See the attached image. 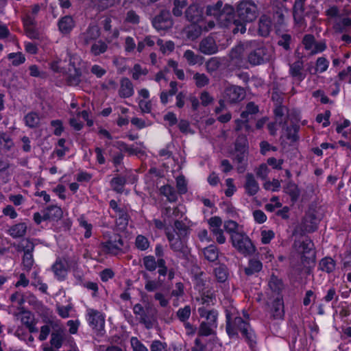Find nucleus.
Listing matches in <instances>:
<instances>
[{"mask_svg": "<svg viewBox=\"0 0 351 351\" xmlns=\"http://www.w3.org/2000/svg\"><path fill=\"white\" fill-rule=\"evenodd\" d=\"M223 3L218 1L215 5H208L206 8L208 16H213L221 25H226L231 20L234 14V8L231 5H226L221 9Z\"/></svg>", "mask_w": 351, "mask_h": 351, "instance_id": "obj_3", "label": "nucleus"}, {"mask_svg": "<svg viewBox=\"0 0 351 351\" xmlns=\"http://www.w3.org/2000/svg\"><path fill=\"white\" fill-rule=\"evenodd\" d=\"M160 193L167 197L170 202H174L178 199V195L173 187L169 185H165L160 188Z\"/></svg>", "mask_w": 351, "mask_h": 351, "instance_id": "obj_37", "label": "nucleus"}, {"mask_svg": "<svg viewBox=\"0 0 351 351\" xmlns=\"http://www.w3.org/2000/svg\"><path fill=\"white\" fill-rule=\"evenodd\" d=\"M133 312L138 316L139 322L145 325L147 328H151L154 326L153 320L147 315L142 305L136 304L133 307Z\"/></svg>", "mask_w": 351, "mask_h": 351, "instance_id": "obj_16", "label": "nucleus"}, {"mask_svg": "<svg viewBox=\"0 0 351 351\" xmlns=\"http://www.w3.org/2000/svg\"><path fill=\"white\" fill-rule=\"evenodd\" d=\"M335 267V261L330 257L323 258L319 263V269L328 274L332 272Z\"/></svg>", "mask_w": 351, "mask_h": 351, "instance_id": "obj_30", "label": "nucleus"}, {"mask_svg": "<svg viewBox=\"0 0 351 351\" xmlns=\"http://www.w3.org/2000/svg\"><path fill=\"white\" fill-rule=\"evenodd\" d=\"M329 66V61L324 57L317 58L315 64V73L325 72Z\"/></svg>", "mask_w": 351, "mask_h": 351, "instance_id": "obj_49", "label": "nucleus"}, {"mask_svg": "<svg viewBox=\"0 0 351 351\" xmlns=\"http://www.w3.org/2000/svg\"><path fill=\"white\" fill-rule=\"evenodd\" d=\"M215 275L220 282H225L228 278L227 269L225 266L220 265L215 269Z\"/></svg>", "mask_w": 351, "mask_h": 351, "instance_id": "obj_52", "label": "nucleus"}, {"mask_svg": "<svg viewBox=\"0 0 351 351\" xmlns=\"http://www.w3.org/2000/svg\"><path fill=\"white\" fill-rule=\"evenodd\" d=\"M171 248L175 252H184L185 245L184 241L176 237L173 232H167L166 233Z\"/></svg>", "mask_w": 351, "mask_h": 351, "instance_id": "obj_24", "label": "nucleus"}, {"mask_svg": "<svg viewBox=\"0 0 351 351\" xmlns=\"http://www.w3.org/2000/svg\"><path fill=\"white\" fill-rule=\"evenodd\" d=\"M136 45L134 39L131 36H126L124 40V50L127 54L134 52Z\"/></svg>", "mask_w": 351, "mask_h": 351, "instance_id": "obj_53", "label": "nucleus"}, {"mask_svg": "<svg viewBox=\"0 0 351 351\" xmlns=\"http://www.w3.org/2000/svg\"><path fill=\"white\" fill-rule=\"evenodd\" d=\"M134 93V86L132 82L127 77L121 79L119 95L122 98H128Z\"/></svg>", "mask_w": 351, "mask_h": 351, "instance_id": "obj_21", "label": "nucleus"}, {"mask_svg": "<svg viewBox=\"0 0 351 351\" xmlns=\"http://www.w3.org/2000/svg\"><path fill=\"white\" fill-rule=\"evenodd\" d=\"M224 230L230 235V238L234 234L241 232V227L234 221L228 220L223 223Z\"/></svg>", "mask_w": 351, "mask_h": 351, "instance_id": "obj_36", "label": "nucleus"}, {"mask_svg": "<svg viewBox=\"0 0 351 351\" xmlns=\"http://www.w3.org/2000/svg\"><path fill=\"white\" fill-rule=\"evenodd\" d=\"M283 289L284 284L282 280L274 274L271 275L268 280L267 288L265 291L267 300H271L273 298H278V296H282V292Z\"/></svg>", "mask_w": 351, "mask_h": 351, "instance_id": "obj_9", "label": "nucleus"}, {"mask_svg": "<svg viewBox=\"0 0 351 351\" xmlns=\"http://www.w3.org/2000/svg\"><path fill=\"white\" fill-rule=\"evenodd\" d=\"M210 229L215 236L217 242L223 244L226 242V238L223 234V230L221 228L222 220L219 217H213L208 220Z\"/></svg>", "mask_w": 351, "mask_h": 351, "instance_id": "obj_11", "label": "nucleus"}, {"mask_svg": "<svg viewBox=\"0 0 351 351\" xmlns=\"http://www.w3.org/2000/svg\"><path fill=\"white\" fill-rule=\"evenodd\" d=\"M203 28V24L197 25L196 23H193L189 27L188 31V36L191 39H195L197 38L202 33V30Z\"/></svg>", "mask_w": 351, "mask_h": 351, "instance_id": "obj_51", "label": "nucleus"}, {"mask_svg": "<svg viewBox=\"0 0 351 351\" xmlns=\"http://www.w3.org/2000/svg\"><path fill=\"white\" fill-rule=\"evenodd\" d=\"M191 315V307L185 306L177 311V316L182 322H186Z\"/></svg>", "mask_w": 351, "mask_h": 351, "instance_id": "obj_59", "label": "nucleus"}, {"mask_svg": "<svg viewBox=\"0 0 351 351\" xmlns=\"http://www.w3.org/2000/svg\"><path fill=\"white\" fill-rule=\"evenodd\" d=\"M126 180L123 177H116L111 180V186L115 191L121 193L125 184Z\"/></svg>", "mask_w": 351, "mask_h": 351, "instance_id": "obj_46", "label": "nucleus"}, {"mask_svg": "<svg viewBox=\"0 0 351 351\" xmlns=\"http://www.w3.org/2000/svg\"><path fill=\"white\" fill-rule=\"evenodd\" d=\"M27 126L29 128H36L40 123V117L36 112H29L24 118Z\"/></svg>", "mask_w": 351, "mask_h": 351, "instance_id": "obj_39", "label": "nucleus"}, {"mask_svg": "<svg viewBox=\"0 0 351 351\" xmlns=\"http://www.w3.org/2000/svg\"><path fill=\"white\" fill-rule=\"evenodd\" d=\"M199 51L206 55H212L217 52L218 47L212 36L204 38L199 43Z\"/></svg>", "mask_w": 351, "mask_h": 351, "instance_id": "obj_14", "label": "nucleus"}, {"mask_svg": "<svg viewBox=\"0 0 351 351\" xmlns=\"http://www.w3.org/2000/svg\"><path fill=\"white\" fill-rule=\"evenodd\" d=\"M271 302L272 315L275 319H281L284 316V302L282 296L273 298Z\"/></svg>", "mask_w": 351, "mask_h": 351, "instance_id": "obj_20", "label": "nucleus"}, {"mask_svg": "<svg viewBox=\"0 0 351 351\" xmlns=\"http://www.w3.org/2000/svg\"><path fill=\"white\" fill-rule=\"evenodd\" d=\"M14 143L10 137L6 134H0V149L3 152H8L13 147Z\"/></svg>", "mask_w": 351, "mask_h": 351, "instance_id": "obj_41", "label": "nucleus"}, {"mask_svg": "<svg viewBox=\"0 0 351 351\" xmlns=\"http://www.w3.org/2000/svg\"><path fill=\"white\" fill-rule=\"evenodd\" d=\"M184 58L187 61L189 65H195L196 64L202 63V58L201 56L195 54L191 50H186L184 53Z\"/></svg>", "mask_w": 351, "mask_h": 351, "instance_id": "obj_42", "label": "nucleus"}, {"mask_svg": "<svg viewBox=\"0 0 351 351\" xmlns=\"http://www.w3.org/2000/svg\"><path fill=\"white\" fill-rule=\"evenodd\" d=\"M150 243L148 239L141 234L136 236L135 239V246L141 251H145L149 247Z\"/></svg>", "mask_w": 351, "mask_h": 351, "instance_id": "obj_43", "label": "nucleus"}, {"mask_svg": "<svg viewBox=\"0 0 351 351\" xmlns=\"http://www.w3.org/2000/svg\"><path fill=\"white\" fill-rule=\"evenodd\" d=\"M150 351H167V345L159 340H154L150 345Z\"/></svg>", "mask_w": 351, "mask_h": 351, "instance_id": "obj_64", "label": "nucleus"}, {"mask_svg": "<svg viewBox=\"0 0 351 351\" xmlns=\"http://www.w3.org/2000/svg\"><path fill=\"white\" fill-rule=\"evenodd\" d=\"M65 143V139H59L58 142V146L59 148L56 147L53 152V153L56 154L60 158H62L69 150L68 148L64 145Z\"/></svg>", "mask_w": 351, "mask_h": 351, "instance_id": "obj_58", "label": "nucleus"}, {"mask_svg": "<svg viewBox=\"0 0 351 351\" xmlns=\"http://www.w3.org/2000/svg\"><path fill=\"white\" fill-rule=\"evenodd\" d=\"M157 44L163 53H169L173 51L175 45L173 42L169 40L164 43L162 39L157 40Z\"/></svg>", "mask_w": 351, "mask_h": 351, "instance_id": "obj_48", "label": "nucleus"}, {"mask_svg": "<svg viewBox=\"0 0 351 351\" xmlns=\"http://www.w3.org/2000/svg\"><path fill=\"white\" fill-rule=\"evenodd\" d=\"M8 59L12 61V64L14 66H19L25 61V56L21 53H10L8 56Z\"/></svg>", "mask_w": 351, "mask_h": 351, "instance_id": "obj_50", "label": "nucleus"}, {"mask_svg": "<svg viewBox=\"0 0 351 351\" xmlns=\"http://www.w3.org/2000/svg\"><path fill=\"white\" fill-rule=\"evenodd\" d=\"M263 188L267 191H278L280 188V182L277 179H273L272 181H266L263 184Z\"/></svg>", "mask_w": 351, "mask_h": 351, "instance_id": "obj_61", "label": "nucleus"}, {"mask_svg": "<svg viewBox=\"0 0 351 351\" xmlns=\"http://www.w3.org/2000/svg\"><path fill=\"white\" fill-rule=\"evenodd\" d=\"M51 269L54 273L55 276L59 280H62L65 278L67 274V269L65 264L60 260H57L52 265Z\"/></svg>", "mask_w": 351, "mask_h": 351, "instance_id": "obj_28", "label": "nucleus"}, {"mask_svg": "<svg viewBox=\"0 0 351 351\" xmlns=\"http://www.w3.org/2000/svg\"><path fill=\"white\" fill-rule=\"evenodd\" d=\"M130 344L133 351H148L147 348L136 337H132Z\"/></svg>", "mask_w": 351, "mask_h": 351, "instance_id": "obj_56", "label": "nucleus"}, {"mask_svg": "<svg viewBox=\"0 0 351 351\" xmlns=\"http://www.w3.org/2000/svg\"><path fill=\"white\" fill-rule=\"evenodd\" d=\"M335 28L340 32H345L348 29L351 28V18L345 17L342 19L335 23Z\"/></svg>", "mask_w": 351, "mask_h": 351, "instance_id": "obj_47", "label": "nucleus"}, {"mask_svg": "<svg viewBox=\"0 0 351 351\" xmlns=\"http://www.w3.org/2000/svg\"><path fill=\"white\" fill-rule=\"evenodd\" d=\"M217 324L211 326V324L206 322H202L199 326L198 334L201 336H208L213 333Z\"/></svg>", "mask_w": 351, "mask_h": 351, "instance_id": "obj_38", "label": "nucleus"}, {"mask_svg": "<svg viewBox=\"0 0 351 351\" xmlns=\"http://www.w3.org/2000/svg\"><path fill=\"white\" fill-rule=\"evenodd\" d=\"M79 225L80 227L84 228L85 232H84V237L86 238H89L92 234V228L93 226L91 223L88 222V221L86 219L84 215H81L77 219Z\"/></svg>", "mask_w": 351, "mask_h": 351, "instance_id": "obj_45", "label": "nucleus"}, {"mask_svg": "<svg viewBox=\"0 0 351 351\" xmlns=\"http://www.w3.org/2000/svg\"><path fill=\"white\" fill-rule=\"evenodd\" d=\"M104 237L106 241L101 243V247L105 253L115 256L123 252L124 241L121 235L106 232Z\"/></svg>", "mask_w": 351, "mask_h": 351, "instance_id": "obj_4", "label": "nucleus"}, {"mask_svg": "<svg viewBox=\"0 0 351 351\" xmlns=\"http://www.w3.org/2000/svg\"><path fill=\"white\" fill-rule=\"evenodd\" d=\"M226 330L230 336L237 335L239 330L245 337L249 346L252 348L256 343V335L249 323L240 317H236L232 322L229 315H227Z\"/></svg>", "mask_w": 351, "mask_h": 351, "instance_id": "obj_2", "label": "nucleus"}, {"mask_svg": "<svg viewBox=\"0 0 351 351\" xmlns=\"http://www.w3.org/2000/svg\"><path fill=\"white\" fill-rule=\"evenodd\" d=\"M197 311L200 317L205 319L204 322L210 323L211 326L217 324L218 313L216 310L201 306L198 308Z\"/></svg>", "mask_w": 351, "mask_h": 351, "instance_id": "obj_18", "label": "nucleus"}, {"mask_svg": "<svg viewBox=\"0 0 351 351\" xmlns=\"http://www.w3.org/2000/svg\"><path fill=\"white\" fill-rule=\"evenodd\" d=\"M234 162L237 164V171L240 173H243L247 167V154L245 152H239L234 158Z\"/></svg>", "mask_w": 351, "mask_h": 351, "instance_id": "obj_31", "label": "nucleus"}, {"mask_svg": "<svg viewBox=\"0 0 351 351\" xmlns=\"http://www.w3.org/2000/svg\"><path fill=\"white\" fill-rule=\"evenodd\" d=\"M302 43L305 49L309 51L312 55L321 53L326 49L325 41L317 42L315 37L311 34L305 35Z\"/></svg>", "mask_w": 351, "mask_h": 351, "instance_id": "obj_10", "label": "nucleus"}, {"mask_svg": "<svg viewBox=\"0 0 351 351\" xmlns=\"http://www.w3.org/2000/svg\"><path fill=\"white\" fill-rule=\"evenodd\" d=\"M143 265L145 267L150 271H154L157 267L155 258L152 256H145L143 258Z\"/></svg>", "mask_w": 351, "mask_h": 351, "instance_id": "obj_57", "label": "nucleus"}, {"mask_svg": "<svg viewBox=\"0 0 351 351\" xmlns=\"http://www.w3.org/2000/svg\"><path fill=\"white\" fill-rule=\"evenodd\" d=\"M58 29L62 34H69L74 27L75 23L73 18L70 16H65L58 21Z\"/></svg>", "mask_w": 351, "mask_h": 351, "instance_id": "obj_25", "label": "nucleus"}, {"mask_svg": "<svg viewBox=\"0 0 351 351\" xmlns=\"http://www.w3.org/2000/svg\"><path fill=\"white\" fill-rule=\"evenodd\" d=\"M45 219L49 220H57L61 218L62 215V211L60 207L52 205L47 207L44 210Z\"/></svg>", "mask_w": 351, "mask_h": 351, "instance_id": "obj_29", "label": "nucleus"}, {"mask_svg": "<svg viewBox=\"0 0 351 351\" xmlns=\"http://www.w3.org/2000/svg\"><path fill=\"white\" fill-rule=\"evenodd\" d=\"M100 36V29L95 24H90L88 27L82 32L77 38L79 45L86 47L95 41Z\"/></svg>", "mask_w": 351, "mask_h": 351, "instance_id": "obj_8", "label": "nucleus"}, {"mask_svg": "<svg viewBox=\"0 0 351 351\" xmlns=\"http://www.w3.org/2000/svg\"><path fill=\"white\" fill-rule=\"evenodd\" d=\"M186 17L193 23H198L202 21V12L197 5H191L186 10Z\"/></svg>", "mask_w": 351, "mask_h": 351, "instance_id": "obj_23", "label": "nucleus"}, {"mask_svg": "<svg viewBox=\"0 0 351 351\" xmlns=\"http://www.w3.org/2000/svg\"><path fill=\"white\" fill-rule=\"evenodd\" d=\"M67 80L70 85L77 86L81 82V69H69Z\"/></svg>", "mask_w": 351, "mask_h": 351, "instance_id": "obj_32", "label": "nucleus"}, {"mask_svg": "<svg viewBox=\"0 0 351 351\" xmlns=\"http://www.w3.org/2000/svg\"><path fill=\"white\" fill-rule=\"evenodd\" d=\"M173 4V14L176 16H181L183 9H184L187 5L186 1L185 0H175Z\"/></svg>", "mask_w": 351, "mask_h": 351, "instance_id": "obj_54", "label": "nucleus"}, {"mask_svg": "<svg viewBox=\"0 0 351 351\" xmlns=\"http://www.w3.org/2000/svg\"><path fill=\"white\" fill-rule=\"evenodd\" d=\"M275 237V233L271 230H268L263 227L261 230V241L263 244H269Z\"/></svg>", "mask_w": 351, "mask_h": 351, "instance_id": "obj_44", "label": "nucleus"}, {"mask_svg": "<svg viewBox=\"0 0 351 351\" xmlns=\"http://www.w3.org/2000/svg\"><path fill=\"white\" fill-rule=\"evenodd\" d=\"M263 268L262 263L257 259H251L248 266L245 268V273L250 276L260 271Z\"/></svg>", "mask_w": 351, "mask_h": 351, "instance_id": "obj_35", "label": "nucleus"}, {"mask_svg": "<svg viewBox=\"0 0 351 351\" xmlns=\"http://www.w3.org/2000/svg\"><path fill=\"white\" fill-rule=\"evenodd\" d=\"M63 342V337L60 332H53L50 340L51 345L53 348L59 349L61 348Z\"/></svg>", "mask_w": 351, "mask_h": 351, "instance_id": "obj_55", "label": "nucleus"}, {"mask_svg": "<svg viewBox=\"0 0 351 351\" xmlns=\"http://www.w3.org/2000/svg\"><path fill=\"white\" fill-rule=\"evenodd\" d=\"M86 319L88 325L94 330L101 332L105 326V316L100 311L88 308L86 313Z\"/></svg>", "mask_w": 351, "mask_h": 351, "instance_id": "obj_7", "label": "nucleus"}, {"mask_svg": "<svg viewBox=\"0 0 351 351\" xmlns=\"http://www.w3.org/2000/svg\"><path fill=\"white\" fill-rule=\"evenodd\" d=\"M244 97L243 89L237 86H228L223 93V98L227 101L234 103L241 100Z\"/></svg>", "mask_w": 351, "mask_h": 351, "instance_id": "obj_12", "label": "nucleus"}, {"mask_svg": "<svg viewBox=\"0 0 351 351\" xmlns=\"http://www.w3.org/2000/svg\"><path fill=\"white\" fill-rule=\"evenodd\" d=\"M290 75L296 81L301 82L306 77V73L304 70V63L298 60L289 65Z\"/></svg>", "mask_w": 351, "mask_h": 351, "instance_id": "obj_13", "label": "nucleus"}, {"mask_svg": "<svg viewBox=\"0 0 351 351\" xmlns=\"http://www.w3.org/2000/svg\"><path fill=\"white\" fill-rule=\"evenodd\" d=\"M197 301L202 304V306L213 305L216 302L215 295L210 290H206L200 292V296L197 298Z\"/></svg>", "mask_w": 351, "mask_h": 351, "instance_id": "obj_26", "label": "nucleus"}, {"mask_svg": "<svg viewBox=\"0 0 351 351\" xmlns=\"http://www.w3.org/2000/svg\"><path fill=\"white\" fill-rule=\"evenodd\" d=\"M313 243L308 239H305L300 245V252L302 254H308L313 249Z\"/></svg>", "mask_w": 351, "mask_h": 351, "instance_id": "obj_63", "label": "nucleus"}, {"mask_svg": "<svg viewBox=\"0 0 351 351\" xmlns=\"http://www.w3.org/2000/svg\"><path fill=\"white\" fill-rule=\"evenodd\" d=\"M230 240L232 246L245 256L252 254L255 252V247L251 239L243 231L234 234Z\"/></svg>", "mask_w": 351, "mask_h": 351, "instance_id": "obj_6", "label": "nucleus"}, {"mask_svg": "<svg viewBox=\"0 0 351 351\" xmlns=\"http://www.w3.org/2000/svg\"><path fill=\"white\" fill-rule=\"evenodd\" d=\"M153 25L158 30L165 29L171 26V22L167 21H162V17L158 16L154 20Z\"/></svg>", "mask_w": 351, "mask_h": 351, "instance_id": "obj_60", "label": "nucleus"}, {"mask_svg": "<svg viewBox=\"0 0 351 351\" xmlns=\"http://www.w3.org/2000/svg\"><path fill=\"white\" fill-rule=\"evenodd\" d=\"M244 188L248 195H255L259 191V184L252 173H247Z\"/></svg>", "mask_w": 351, "mask_h": 351, "instance_id": "obj_19", "label": "nucleus"}, {"mask_svg": "<svg viewBox=\"0 0 351 351\" xmlns=\"http://www.w3.org/2000/svg\"><path fill=\"white\" fill-rule=\"evenodd\" d=\"M247 60L252 65H259L271 60L274 51L271 47L256 40L247 41Z\"/></svg>", "mask_w": 351, "mask_h": 351, "instance_id": "obj_1", "label": "nucleus"}, {"mask_svg": "<svg viewBox=\"0 0 351 351\" xmlns=\"http://www.w3.org/2000/svg\"><path fill=\"white\" fill-rule=\"evenodd\" d=\"M108 45L103 40L95 41L90 47V53L95 56H99L107 51Z\"/></svg>", "mask_w": 351, "mask_h": 351, "instance_id": "obj_33", "label": "nucleus"}, {"mask_svg": "<svg viewBox=\"0 0 351 351\" xmlns=\"http://www.w3.org/2000/svg\"><path fill=\"white\" fill-rule=\"evenodd\" d=\"M258 111V108L256 105H255L253 102H250L247 104L245 110L242 112L241 117L243 120L237 119L236 121V130H239L243 122H247L250 119V115H253L257 113Z\"/></svg>", "mask_w": 351, "mask_h": 351, "instance_id": "obj_15", "label": "nucleus"}, {"mask_svg": "<svg viewBox=\"0 0 351 351\" xmlns=\"http://www.w3.org/2000/svg\"><path fill=\"white\" fill-rule=\"evenodd\" d=\"M284 191L289 194L293 200L297 199L300 195L298 186L291 181L287 182L286 186L284 187Z\"/></svg>", "mask_w": 351, "mask_h": 351, "instance_id": "obj_40", "label": "nucleus"}, {"mask_svg": "<svg viewBox=\"0 0 351 351\" xmlns=\"http://www.w3.org/2000/svg\"><path fill=\"white\" fill-rule=\"evenodd\" d=\"M27 225L25 222L16 223L9 228L7 233L13 239L21 238L27 232Z\"/></svg>", "mask_w": 351, "mask_h": 351, "instance_id": "obj_22", "label": "nucleus"}, {"mask_svg": "<svg viewBox=\"0 0 351 351\" xmlns=\"http://www.w3.org/2000/svg\"><path fill=\"white\" fill-rule=\"evenodd\" d=\"M203 254L206 260L210 262H214L217 260L219 252L217 247L214 245H210L203 250Z\"/></svg>", "mask_w": 351, "mask_h": 351, "instance_id": "obj_34", "label": "nucleus"}, {"mask_svg": "<svg viewBox=\"0 0 351 351\" xmlns=\"http://www.w3.org/2000/svg\"><path fill=\"white\" fill-rule=\"evenodd\" d=\"M239 19L244 23H250L258 16L257 5L252 0H242L237 5Z\"/></svg>", "mask_w": 351, "mask_h": 351, "instance_id": "obj_5", "label": "nucleus"}, {"mask_svg": "<svg viewBox=\"0 0 351 351\" xmlns=\"http://www.w3.org/2000/svg\"><path fill=\"white\" fill-rule=\"evenodd\" d=\"M247 42L239 44L233 48L230 53V58L237 65H240L244 53L247 54Z\"/></svg>", "mask_w": 351, "mask_h": 351, "instance_id": "obj_17", "label": "nucleus"}, {"mask_svg": "<svg viewBox=\"0 0 351 351\" xmlns=\"http://www.w3.org/2000/svg\"><path fill=\"white\" fill-rule=\"evenodd\" d=\"M271 29V21L270 18L266 15H263L259 19L258 33L261 36H267L269 35Z\"/></svg>", "mask_w": 351, "mask_h": 351, "instance_id": "obj_27", "label": "nucleus"}, {"mask_svg": "<svg viewBox=\"0 0 351 351\" xmlns=\"http://www.w3.org/2000/svg\"><path fill=\"white\" fill-rule=\"evenodd\" d=\"M34 258L32 253H24L23 257V265L24 267V269L26 271H29L33 265H34Z\"/></svg>", "mask_w": 351, "mask_h": 351, "instance_id": "obj_62", "label": "nucleus"}]
</instances>
